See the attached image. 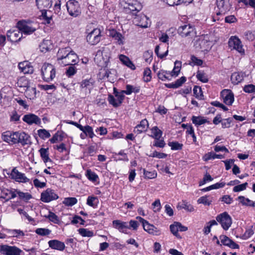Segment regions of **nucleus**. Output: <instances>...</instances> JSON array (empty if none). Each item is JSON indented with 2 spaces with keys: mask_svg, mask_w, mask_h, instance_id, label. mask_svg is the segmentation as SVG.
Masks as SVG:
<instances>
[{
  "mask_svg": "<svg viewBox=\"0 0 255 255\" xmlns=\"http://www.w3.org/2000/svg\"><path fill=\"white\" fill-rule=\"evenodd\" d=\"M17 27L21 33L30 35L34 32L38 28L36 22L31 20H22L17 23Z\"/></svg>",
  "mask_w": 255,
  "mask_h": 255,
  "instance_id": "1",
  "label": "nucleus"
},
{
  "mask_svg": "<svg viewBox=\"0 0 255 255\" xmlns=\"http://www.w3.org/2000/svg\"><path fill=\"white\" fill-rule=\"evenodd\" d=\"M41 73L43 79L45 81L49 82L55 77L56 71L52 64L45 63L41 68Z\"/></svg>",
  "mask_w": 255,
  "mask_h": 255,
  "instance_id": "2",
  "label": "nucleus"
},
{
  "mask_svg": "<svg viewBox=\"0 0 255 255\" xmlns=\"http://www.w3.org/2000/svg\"><path fill=\"white\" fill-rule=\"evenodd\" d=\"M126 4L124 6L125 12L132 15H136V13L142 8L141 3L137 0H126Z\"/></svg>",
  "mask_w": 255,
  "mask_h": 255,
  "instance_id": "3",
  "label": "nucleus"
},
{
  "mask_svg": "<svg viewBox=\"0 0 255 255\" xmlns=\"http://www.w3.org/2000/svg\"><path fill=\"white\" fill-rule=\"evenodd\" d=\"M0 253L3 255H24V253L18 247L8 245L0 246Z\"/></svg>",
  "mask_w": 255,
  "mask_h": 255,
  "instance_id": "4",
  "label": "nucleus"
},
{
  "mask_svg": "<svg viewBox=\"0 0 255 255\" xmlns=\"http://www.w3.org/2000/svg\"><path fill=\"white\" fill-rule=\"evenodd\" d=\"M216 219L225 230H228L232 224V218L226 212L218 215Z\"/></svg>",
  "mask_w": 255,
  "mask_h": 255,
  "instance_id": "5",
  "label": "nucleus"
},
{
  "mask_svg": "<svg viewBox=\"0 0 255 255\" xmlns=\"http://www.w3.org/2000/svg\"><path fill=\"white\" fill-rule=\"evenodd\" d=\"M66 7L69 14L76 17L81 13L79 2L75 0H70L66 3Z\"/></svg>",
  "mask_w": 255,
  "mask_h": 255,
  "instance_id": "6",
  "label": "nucleus"
},
{
  "mask_svg": "<svg viewBox=\"0 0 255 255\" xmlns=\"http://www.w3.org/2000/svg\"><path fill=\"white\" fill-rule=\"evenodd\" d=\"M217 7L218 11H216L217 15L225 14L231 8L232 4L230 0H216Z\"/></svg>",
  "mask_w": 255,
  "mask_h": 255,
  "instance_id": "7",
  "label": "nucleus"
},
{
  "mask_svg": "<svg viewBox=\"0 0 255 255\" xmlns=\"http://www.w3.org/2000/svg\"><path fill=\"white\" fill-rule=\"evenodd\" d=\"M16 135L15 138L16 139L15 140V144L20 143L22 146L31 144L30 136L25 132L17 131Z\"/></svg>",
  "mask_w": 255,
  "mask_h": 255,
  "instance_id": "8",
  "label": "nucleus"
},
{
  "mask_svg": "<svg viewBox=\"0 0 255 255\" xmlns=\"http://www.w3.org/2000/svg\"><path fill=\"white\" fill-rule=\"evenodd\" d=\"M136 219L142 223L143 228L146 232L155 236L160 235V231L153 225L149 224L147 221L140 217H137Z\"/></svg>",
  "mask_w": 255,
  "mask_h": 255,
  "instance_id": "9",
  "label": "nucleus"
},
{
  "mask_svg": "<svg viewBox=\"0 0 255 255\" xmlns=\"http://www.w3.org/2000/svg\"><path fill=\"white\" fill-rule=\"evenodd\" d=\"M228 45L231 50L235 49L241 54H244L245 50L239 38L236 36H232L229 40Z\"/></svg>",
  "mask_w": 255,
  "mask_h": 255,
  "instance_id": "10",
  "label": "nucleus"
},
{
  "mask_svg": "<svg viewBox=\"0 0 255 255\" xmlns=\"http://www.w3.org/2000/svg\"><path fill=\"white\" fill-rule=\"evenodd\" d=\"M59 196L55 193L54 190L47 188L41 194V200L45 203H48L52 200H57Z\"/></svg>",
  "mask_w": 255,
  "mask_h": 255,
  "instance_id": "11",
  "label": "nucleus"
},
{
  "mask_svg": "<svg viewBox=\"0 0 255 255\" xmlns=\"http://www.w3.org/2000/svg\"><path fill=\"white\" fill-rule=\"evenodd\" d=\"M195 28L190 24H184L178 29V33L182 37L193 36L195 34Z\"/></svg>",
  "mask_w": 255,
  "mask_h": 255,
  "instance_id": "12",
  "label": "nucleus"
},
{
  "mask_svg": "<svg viewBox=\"0 0 255 255\" xmlns=\"http://www.w3.org/2000/svg\"><path fill=\"white\" fill-rule=\"evenodd\" d=\"M96 27L94 23L92 22L87 26L86 32L88 33L86 39L87 42L91 45H94L96 42V34L95 31Z\"/></svg>",
  "mask_w": 255,
  "mask_h": 255,
  "instance_id": "13",
  "label": "nucleus"
},
{
  "mask_svg": "<svg viewBox=\"0 0 255 255\" xmlns=\"http://www.w3.org/2000/svg\"><path fill=\"white\" fill-rule=\"evenodd\" d=\"M221 97L227 105H232L234 101V95L231 90L224 89L221 92Z\"/></svg>",
  "mask_w": 255,
  "mask_h": 255,
  "instance_id": "14",
  "label": "nucleus"
},
{
  "mask_svg": "<svg viewBox=\"0 0 255 255\" xmlns=\"http://www.w3.org/2000/svg\"><path fill=\"white\" fill-rule=\"evenodd\" d=\"M148 18L144 14L140 13L135 15L133 19V23L142 28H146L148 26Z\"/></svg>",
  "mask_w": 255,
  "mask_h": 255,
  "instance_id": "15",
  "label": "nucleus"
},
{
  "mask_svg": "<svg viewBox=\"0 0 255 255\" xmlns=\"http://www.w3.org/2000/svg\"><path fill=\"white\" fill-rule=\"evenodd\" d=\"M16 134V131H13L10 130L5 131L1 133L2 139L8 143L9 144H15V138Z\"/></svg>",
  "mask_w": 255,
  "mask_h": 255,
  "instance_id": "16",
  "label": "nucleus"
},
{
  "mask_svg": "<svg viewBox=\"0 0 255 255\" xmlns=\"http://www.w3.org/2000/svg\"><path fill=\"white\" fill-rule=\"evenodd\" d=\"M11 178L14 179L16 182L26 183L29 181L24 173L19 172L15 168H14L11 173Z\"/></svg>",
  "mask_w": 255,
  "mask_h": 255,
  "instance_id": "17",
  "label": "nucleus"
},
{
  "mask_svg": "<svg viewBox=\"0 0 255 255\" xmlns=\"http://www.w3.org/2000/svg\"><path fill=\"white\" fill-rule=\"evenodd\" d=\"M22 33L18 28L16 30H9L7 32V38L12 42L19 41L22 37Z\"/></svg>",
  "mask_w": 255,
  "mask_h": 255,
  "instance_id": "18",
  "label": "nucleus"
},
{
  "mask_svg": "<svg viewBox=\"0 0 255 255\" xmlns=\"http://www.w3.org/2000/svg\"><path fill=\"white\" fill-rule=\"evenodd\" d=\"M78 60L77 55L73 50H71L70 53L64 59L62 64L64 66L74 65L77 63Z\"/></svg>",
  "mask_w": 255,
  "mask_h": 255,
  "instance_id": "19",
  "label": "nucleus"
},
{
  "mask_svg": "<svg viewBox=\"0 0 255 255\" xmlns=\"http://www.w3.org/2000/svg\"><path fill=\"white\" fill-rule=\"evenodd\" d=\"M23 121L28 125L35 124L39 125L41 123L40 119L34 114H29L25 115L22 118Z\"/></svg>",
  "mask_w": 255,
  "mask_h": 255,
  "instance_id": "20",
  "label": "nucleus"
},
{
  "mask_svg": "<svg viewBox=\"0 0 255 255\" xmlns=\"http://www.w3.org/2000/svg\"><path fill=\"white\" fill-rule=\"evenodd\" d=\"M48 244L49 248L53 250L63 251L65 249L64 243L57 240H50Z\"/></svg>",
  "mask_w": 255,
  "mask_h": 255,
  "instance_id": "21",
  "label": "nucleus"
},
{
  "mask_svg": "<svg viewBox=\"0 0 255 255\" xmlns=\"http://www.w3.org/2000/svg\"><path fill=\"white\" fill-rule=\"evenodd\" d=\"M113 226L114 228L118 230L120 232L125 233L127 229H130L127 222H122L119 220L113 221Z\"/></svg>",
  "mask_w": 255,
  "mask_h": 255,
  "instance_id": "22",
  "label": "nucleus"
},
{
  "mask_svg": "<svg viewBox=\"0 0 255 255\" xmlns=\"http://www.w3.org/2000/svg\"><path fill=\"white\" fill-rule=\"evenodd\" d=\"M71 50V48L69 47L59 49L57 54V60L59 62L62 64L63 61L70 53Z\"/></svg>",
  "mask_w": 255,
  "mask_h": 255,
  "instance_id": "23",
  "label": "nucleus"
},
{
  "mask_svg": "<svg viewBox=\"0 0 255 255\" xmlns=\"http://www.w3.org/2000/svg\"><path fill=\"white\" fill-rule=\"evenodd\" d=\"M18 68L21 72L24 74H32L33 72V68L27 61L20 62L18 64Z\"/></svg>",
  "mask_w": 255,
  "mask_h": 255,
  "instance_id": "24",
  "label": "nucleus"
},
{
  "mask_svg": "<svg viewBox=\"0 0 255 255\" xmlns=\"http://www.w3.org/2000/svg\"><path fill=\"white\" fill-rule=\"evenodd\" d=\"M148 126V123L146 119L141 121L140 124L137 125L134 128V132L137 134L140 133L146 130Z\"/></svg>",
  "mask_w": 255,
  "mask_h": 255,
  "instance_id": "25",
  "label": "nucleus"
},
{
  "mask_svg": "<svg viewBox=\"0 0 255 255\" xmlns=\"http://www.w3.org/2000/svg\"><path fill=\"white\" fill-rule=\"evenodd\" d=\"M244 78V74L242 72H234L231 77L232 83L234 85H237L241 82Z\"/></svg>",
  "mask_w": 255,
  "mask_h": 255,
  "instance_id": "26",
  "label": "nucleus"
},
{
  "mask_svg": "<svg viewBox=\"0 0 255 255\" xmlns=\"http://www.w3.org/2000/svg\"><path fill=\"white\" fill-rule=\"evenodd\" d=\"M193 124L197 127L206 123H209L206 118L202 116H192L191 119Z\"/></svg>",
  "mask_w": 255,
  "mask_h": 255,
  "instance_id": "27",
  "label": "nucleus"
},
{
  "mask_svg": "<svg viewBox=\"0 0 255 255\" xmlns=\"http://www.w3.org/2000/svg\"><path fill=\"white\" fill-rule=\"evenodd\" d=\"M119 59L120 61L126 66L130 68L132 70L135 69V66L132 62V61L129 59V58L124 55L121 54L119 56Z\"/></svg>",
  "mask_w": 255,
  "mask_h": 255,
  "instance_id": "28",
  "label": "nucleus"
},
{
  "mask_svg": "<svg viewBox=\"0 0 255 255\" xmlns=\"http://www.w3.org/2000/svg\"><path fill=\"white\" fill-rule=\"evenodd\" d=\"M38 8L43 9L44 8H50L52 5L51 0H35Z\"/></svg>",
  "mask_w": 255,
  "mask_h": 255,
  "instance_id": "29",
  "label": "nucleus"
},
{
  "mask_svg": "<svg viewBox=\"0 0 255 255\" xmlns=\"http://www.w3.org/2000/svg\"><path fill=\"white\" fill-rule=\"evenodd\" d=\"M158 78L163 81H166V80H170L171 77V72L170 71H165L164 70H160L157 73Z\"/></svg>",
  "mask_w": 255,
  "mask_h": 255,
  "instance_id": "30",
  "label": "nucleus"
},
{
  "mask_svg": "<svg viewBox=\"0 0 255 255\" xmlns=\"http://www.w3.org/2000/svg\"><path fill=\"white\" fill-rule=\"evenodd\" d=\"M40 156L44 163L48 161H51V159L49 157L48 148H41L39 150Z\"/></svg>",
  "mask_w": 255,
  "mask_h": 255,
  "instance_id": "31",
  "label": "nucleus"
},
{
  "mask_svg": "<svg viewBox=\"0 0 255 255\" xmlns=\"http://www.w3.org/2000/svg\"><path fill=\"white\" fill-rule=\"evenodd\" d=\"M177 208L178 209H184L187 211L190 212H193L194 211L193 206L185 201H183L181 203L177 205Z\"/></svg>",
  "mask_w": 255,
  "mask_h": 255,
  "instance_id": "32",
  "label": "nucleus"
},
{
  "mask_svg": "<svg viewBox=\"0 0 255 255\" xmlns=\"http://www.w3.org/2000/svg\"><path fill=\"white\" fill-rule=\"evenodd\" d=\"M25 94L27 98L34 99L36 97V90L35 87H30V86L26 89Z\"/></svg>",
  "mask_w": 255,
  "mask_h": 255,
  "instance_id": "33",
  "label": "nucleus"
},
{
  "mask_svg": "<svg viewBox=\"0 0 255 255\" xmlns=\"http://www.w3.org/2000/svg\"><path fill=\"white\" fill-rule=\"evenodd\" d=\"M17 85L19 87L26 88V89L30 86V83L25 77H20L17 81Z\"/></svg>",
  "mask_w": 255,
  "mask_h": 255,
  "instance_id": "34",
  "label": "nucleus"
},
{
  "mask_svg": "<svg viewBox=\"0 0 255 255\" xmlns=\"http://www.w3.org/2000/svg\"><path fill=\"white\" fill-rule=\"evenodd\" d=\"M223 155L221 154H217L214 152H210L206 154L204 156L205 161H207L210 159H214L215 158L221 159L223 158Z\"/></svg>",
  "mask_w": 255,
  "mask_h": 255,
  "instance_id": "35",
  "label": "nucleus"
},
{
  "mask_svg": "<svg viewBox=\"0 0 255 255\" xmlns=\"http://www.w3.org/2000/svg\"><path fill=\"white\" fill-rule=\"evenodd\" d=\"M193 93L194 96L200 100L203 99V94L200 87L195 86L193 88Z\"/></svg>",
  "mask_w": 255,
  "mask_h": 255,
  "instance_id": "36",
  "label": "nucleus"
},
{
  "mask_svg": "<svg viewBox=\"0 0 255 255\" xmlns=\"http://www.w3.org/2000/svg\"><path fill=\"white\" fill-rule=\"evenodd\" d=\"M196 78L198 80L203 83H207L209 80L208 76L206 74L200 71H198L197 72Z\"/></svg>",
  "mask_w": 255,
  "mask_h": 255,
  "instance_id": "37",
  "label": "nucleus"
},
{
  "mask_svg": "<svg viewBox=\"0 0 255 255\" xmlns=\"http://www.w3.org/2000/svg\"><path fill=\"white\" fill-rule=\"evenodd\" d=\"M77 203V199L75 197L65 198L63 203L67 206H72Z\"/></svg>",
  "mask_w": 255,
  "mask_h": 255,
  "instance_id": "38",
  "label": "nucleus"
},
{
  "mask_svg": "<svg viewBox=\"0 0 255 255\" xmlns=\"http://www.w3.org/2000/svg\"><path fill=\"white\" fill-rule=\"evenodd\" d=\"M15 192L17 193L20 199H23L26 201L32 198V195L28 193H24L18 190H15Z\"/></svg>",
  "mask_w": 255,
  "mask_h": 255,
  "instance_id": "39",
  "label": "nucleus"
},
{
  "mask_svg": "<svg viewBox=\"0 0 255 255\" xmlns=\"http://www.w3.org/2000/svg\"><path fill=\"white\" fill-rule=\"evenodd\" d=\"M114 94L115 96L116 99L117 100V101H118L119 103L121 105L125 97L124 94L122 93V91L121 92H119L117 89L114 88Z\"/></svg>",
  "mask_w": 255,
  "mask_h": 255,
  "instance_id": "40",
  "label": "nucleus"
},
{
  "mask_svg": "<svg viewBox=\"0 0 255 255\" xmlns=\"http://www.w3.org/2000/svg\"><path fill=\"white\" fill-rule=\"evenodd\" d=\"M151 132L152 135H151V136L154 139L160 138L162 133L161 130H160L157 127H154L152 128L151 129Z\"/></svg>",
  "mask_w": 255,
  "mask_h": 255,
  "instance_id": "41",
  "label": "nucleus"
},
{
  "mask_svg": "<svg viewBox=\"0 0 255 255\" xmlns=\"http://www.w3.org/2000/svg\"><path fill=\"white\" fill-rule=\"evenodd\" d=\"M42 19L44 20L45 24H50L52 20V15H48L47 10L43 9L41 10Z\"/></svg>",
  "mask_w": 255,
  "mask_h": 255,
  "instance_id": "42",
  "label": "nucleus"
},
{
  "mask_svg": "<svg viewBox=\"0 0 255 255\" xmlns=\"http://www.w3.org/2000/svg\"><path fill=\"white\" fill-rule=\"evenodd\" d=\"M181 67V63L180 61H176L174 63V67L173 70L171 72V76L173 75L177 76L180 72Z\"/></svg>",
  "mask_w": 255,
  "mask_h": 255,
  "instance_id": "43",
  "label": "nucleus"
},
{
  "mask_svg": "<svg viewBox=\"0 0 255 255\" xmlns=\"http://www.w3.org/2000/svg\"><path fill=\"white\" fill-rule=\"evenodd\" d=\"M210 196H205L201 197L197 200V202L199 204H203L204 205L209 206L211 203V200L210 199Z\"/></svg>",
  "mask_w": 255,
  "mask_h": 255,
  "instance_id": "44",
  "label": "nucleus"
},
{
  "mask_svg": "<svg viewBox=\"0 0 255 255\" xmlns=\"http://www.w3.org/2000/svg\"><path fill=\"white\" fill-rule=\"evenodd\" d=\"M38 135L42 139L49 138L50 134L48 131L45 129H40L37 130Z\"/></svg>",
  "mask_w": 255,
  "mask_h": 255,
  "instance_id": "45",
  "label": "nucleus"
},
{
  "mask_svg": "<svg viewBox=\"0 0 255 255\" xmlns=\"http://www.w3.org/2000/svg\"><path fill=\"white\" fill-rule=\"evenodd\" d=\"M7 233L11 235L12 237L16 238L24 236V233L20 230H8Z\"/></svg>",
  "mask_w": 255,
  "mask_h": 255,
  "instance_id": "46",
  "label": "nucleus"
},
{
  "mask_svg": "<svg viewBox=\"0 0 255 255\" xmlns=\"http://www.w3.org/2000/svg\"><path fill=\"white\" fill-rule=\"evenodd\" d=\"M51 230L46 228H37L35 230V233L37 234L42 236H48L51 233Z\"/></svg>",
  "mask_w": 255,
  "mask_h": 255,
  "instance_id": "47",
  "label": "nucleus"
},
{
  "mask_svg": "<svg viewBox=\"0 0 255 255\" xmlns=\"http://www.w3.org/2000/svg\"><path fill=\"white\" fill-rule=\"evenodd\" d=\"M63 133L59 134V132H57L53 136L51 139H50L49 140L51 143H54L57 142L58 141H62L63 139Z\"/></svg>",
  "mask_w": 255,
  "mask_h": 255,
  "instance_id": "48",
  "label": "nucleus"
},
{
  "mask_svg": "<svg viewBox=\"0 0 255 255\" xmlns=\"http://www.w3.org/2000/svg\"><path fill=\"white\" fill-rule=\"evenodd\" d=\"M170 229L171 232L176 237L181 238V237L178 234V228L177 224V222H174L173 224L170 226Z\"/></svg>",
  "mask_w": 255,
  "mask_h": 255,
  "instance_id": "49",
  "label": "nucleus"
},
{
  "mask_svg": "<svg viewBox=\"0 0 255 255\" xmlns=\"http://www.w3.org/2000/svg\"><path fill=\"white\" fill-rule=\"evenodd\" d=\"M220 239L221 240V242L226 246L229 247L230 244H231L233 240L230 239L229 237H228L226 235H221L220 237Z\"/></svg>",
  "mask_w": 255,
  "mask_h": 255,
  "instance_id": "50",
  "label": "nucleus"
},
{
  "mask_svg": "<svg viewBox=\"0 0 255 255\" xmlns=\"http://www.w3.org/2000/svg\"><path fill=\"white\" fill-rule=\"evenodd\" d=\"M79 233L83 237H92L94 234L92 232L84 228H81L78 230Z\"/></svg>",
  "mask_w": 255,
  "mask_h": 255,
  "instance_id": "51",
  "label": "nucleus"
},
{
  "mask_svg": "<svg viewBox=\"0 0 255 255\" xmlns=\"http://www.w3.org/2000/svg\"><path fill=\"white\" fill-rule=\"evenodd\" d=\"M238 200L243 205L251 206L252 200L246 198L243 196H240L238 197Z\"/></svg>",
  "mask_w": 255,
  "mask_h": 255,
  "instance_id": "52",
  "label": "nucleus"
},
{
  "mask_svg": "<svg viewBox=\"0 0 255 255\" xmlns=\"http://www.w3.org/2000/svg\"><path fill=\"white\" fill-rule=\"evenodd\" d=\"M168 145L172 150H180L183 147V144L177 141L169 142Z\"/></svg>",
  "mask_w": 255,
  "mask_h": 255,
  "instance_id": "53",
  "label": "nucleus"
},
{
  "mask_svg": "<svg viewBox=\"0 0 255 255\" xmlns=\"http://www.w3.org/2000/svg\"><path fill=\"white\" fill-rule=\"evenodd\" d=\"M46 218H48L51 222L55 224H57L59 222L58 217L52 212H49V214L46 216Z\"/></svg>",
  "mask_w": 255,
  "mask_h": 255,
  "instance_id": "54",
  "label": "nucleus"
},
{
  "mask_svg": "<svg viewBox=\"0 0 255 255\" xmlns=\"http://www.w3.org/2000/svg\"><path fill=\"white\" fill-rule=\"evenodd\" d=\"M108 101L113 107L117 108L121 106L117 100L112 95L108 96Z\"/></svg>",
  "mask_w": 255,
  "mask_h": 255,
  "instance_id": "55",
  "label": "nucleus"
},
{
  "mask_svg": "<svg viewBox=\"0 0 255 255\" xmlns=\"http://www.w3.org/2000/svg\"><path fill=\"white\" fill-rule=\"evenodd\" d=\"M151 70L149 68H146L144 69L143 72V78L144 81L147 82L151 80Z\"/></svg>",
  "mask_w": 255,
  "mask_h": 255,
  "instance_id": "56",
  "label": "nucleus"
},
{
  "mask_svg": "<svg viewBox=\"0 0 255 255\" xmlns=\"http://www.w3.org/2000/svg\"><path fill=\"white\" fill-rule=\"evenodd\" d=\"M11 190L7 189H3L1 190V198L5 199L6 201L9 200L10 193Z\"/></svg>",
  "mask_w": 255,
  "mask_h": 255,
  "instance_id": "57",
  "label": "nucleus"
},
{
  "mask_svg": "<svg viewBox=\"0 0 255 255\" xmlns=\"http://www.w3.org/2000/svg\"><path fill=\"white\" fill-rule=\"evenodd\" d=\"M254 234V231L252 228L247 229L245 233L242 235L241 238L243 240H247Z\"/></svg>",
  "mask_w": 255,
  "mask_h": 255,
  "instance_id": "58",
  "label": "nucleus"
},
{
  "mask_svg": "<svg viewBox=\"0 0 255 255\" xmlns=\"http://www.w3.org/2000/svg\"><path fill=\"white\" fill-rule=\"evenodd\" d=\"M248 183L245 182L243 184L235 186L233 188V191L235 192H240L245 190L248 186Z\"/></svg>",
  "mask_w": 255,
  "mask_h": 255,
  "instance_id": "59",
  "label": "nucleus"
},
{
  "mask_svg": "<svg viewBox=\"0 0 255 255\" xmlns=\"http://www.w3.org/2000/svg\"><path fill=\"white\" fill-rule=\"evenodd\" d=\"M77 69L73 65L69 66L66 71V74L68 77H70L76 74Z\"/></svg>",
  "mask_w": 255,
  "mask_h": 255,
  "instance_id": "60",
  "label": "nucleus"
},
{
  "mask_svg": "<svg viewBox=\"0 0 255 255\" xmlns=\"http://www.w3.org/2000/svg\"><path fill=\"white\" fill-rule=\"evenodd\" d=\"M85 222V221L81 217L78 215H75L71 221V223L72 224H77L79 223L80 224L82 225H84Z\"/></svg>",
  "mask_w": 255,
  "mask_h": 255,
  "instance_id": "61",
  "label": "nucleus"
},
{
  "mask_svg": "<svg viewBox=\"0 0 255 255\" xmlns=\"http://www.w3.org/2000/svg\"><path fill=\"white\" fill-rule=\"evenodd\" d=\"M232 121L233 120L231 118L222 120L221 122L222 127L224 128H229L231 127V124L232 122Z\"/></svg>",
  "mask_w": 255,
  "mask_h": 255,
  "instance_id": "62",
  "label": "nucleus"
},
{
  "mask_svg": "<svg viewBox=\"0 0 255 255\" xmlns=\"http://www.w3.org/2000/svg\"><path fill=\"white\" fill-rule=\"evenodd\" d=\"M86 13L90 18L94 17L96 14L95 7L92 5H89L88 7V10Z\"/></svg>",
  "mask_w": 255,
  "mask_h": 255,
  "instance_id": "63",
  "label": "nucleus"
},
{
  "mask_svg": "<svg viewBox=\"0 0 255 255\" xmlns=\"http://www.w3.org/2000/svg\"><path fill=\"white\" fill-rule=\"evenodd\" d=\"M244 91L248 93H252L255 92V86L253 84L246 85L244 87Z\"/></svg>",
  "mask_w": 255,
  "mask_h": 255,
  "instance_id": "64",
  "label": "nucleus"
}]
</instances>
